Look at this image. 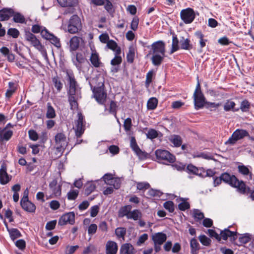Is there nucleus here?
Instances as JSON below:
<instances>
[{
	"mask_svg": "<svg viewBox=\"0 0 254 254\" xmlns=\"http://www.w3.org/2000/svg\"><path fill=\"white\" fill-rule=\"evenodd\" d=\"M221 176L223 182L237 188L240 193H245L246 192L247 189L245 183L242 181H240L234 175H230L227 173H224Z\"/></svg>",
	"mask_w": 254,
	"mask_h": 254,
	"instance_id": "nucleus-1",
	"label": "nucleus"
},
{
	"mask_svg": "<svg viewBox=\"0 0 254 254\" xmlns=\"http://www.w3.org/2000/svg\"><path fill=\"white\" fill-rule=\"evenodd\" d=\"M91 88L94 93V97L100 104H104L105 102L107 94L104 91V82H99L97 86H93L92 83L89 82Z\"/></svg>",
	"mask_w": 254,
	"mask_h": 254,
	"instance_id": "nucleus-2",
	"label": "nucleus"
},
{
	"mask_svg": "<svg viewBox=\"0 0 254 254\" xmlns=\"http://www.w3.org/2000/svg\"><path fill=\"white\" fill-rule=\"evenodd\" d=\"M80 18L76 14L73 15L69 19L67 25V31L71 34H75L82 29Z\"/></svg>",
	"mask_w": 254,
	"mask_h": 254,
	"instance_id": "nucleus-3",
	"label": "nucleus"
},
{
	"mask_svg": "<svg viewBox=\"0 0 254 254\" xmlns=\"http://www.w3.org/2000/svg\"><path fill=\"white\" fill-rule=\"evenodd\" d=\"M193 99L194 106L196 109L202 108L206 103L204 96L200 89L199 80H198L195 91L193 93Z\"/></svg>",
	"mask_w": 254,
	"mask_h": 254,
	"instance_id": "nucleus-4",
	"label": "nucleus"
},
{
	"mask_svg": "<svg viewBox=\"0 0 254 254\" xmlns=\"http://www.w3.org/2000/svg\"><path fill=\"white\" fill-rule=\"evenodd\" d=\"M155 154L158 160L164 161L166 164L174 163L176 160L175 156L166 150L157 149Z\"/></svg>",
	"mask_w": 254,
	"mask_h": 254,
	"instance_id": "nucleus-5",
	"label": "nucleus"
},
{
	"mask_svg": "<svg viewBox=\"0 0 254 254\" xmlns=\"http://www.w3.org/2000/svg\"><path fill=\"white\" fill-rule=\"evenodd\" d=\"M247 136H249V133L246 130L237 129L233 133L231 136L225 142V144L234 145L238 140Z\"/></svg>",
	"mask_w": 254,
	"mask_h": 254,
	"instance_id": "nucleus-6",
	"label": "nucleus"
},
{
	"mask_svg": "<svg viewBox=\"0 0 254 254\" xmlns=\"http://www.w3.org/2000/svg\"><path fill=\"white\" fill-rule=\"evenodd\" d=\"M180 17L185 24H190L194 20L195 14L193 9L189 7L181 11Z\"/></svg>",
	"mask_w": 254,
	"mask_h": 254,
	"instance_id": "nucleus-7",
	"label": "nucleus"
},
{
	"mask_svg": "<svg viewBox=\"0 0 254 254\" xmlns=\"http://www.w3.org/2000/svg\"><path fill=\"white\" fill-rule=\"evenodd\" d=\"M25 39L29 42L31 45L34 47L38 50L41 51L43 49V46L42 45L40 41L36 36L29 31H25L24 34Z\"/></svg>",
	"mask_w": 254,
	"mask_h": 254,
	"instance_id": "nucleus-8",
	"label": "nucleus"
},
{
	"mask_svg": "<svg viewBox=\"0 0 254 254\" xmlns=\"http://www.w3.org/2000/svg\"><path fill=\"white\" fill-rule=\"evenodd\" d=\"M55 141L56 145V150L58 152H62L67 145L66 136L63 133H58L55 136Z\"/></svg>",
	"mask_w": 254,
	"mask_h": 254,
	"instance_id": "nucleus-9",
	"label": "nucleus"
},
{
	"mask_svg": "<svg viewBox=\"0 0 254 254\" xmlns=\"http://www.w3.org/2000/svg\"><path fill=\"white\" fill-rule=\"evenodd\" d=\"M41 36L43 38L49 40L55 47L58 48L61 47L60 39L53 34L50 33L46 28L41 31Z\"/></svg>",
	"mask_w": 254,
	"mask_h": 254,
	"instance_id": "nucleus-10",
	"label": "nucleus"
},
{
	"mask_svg": "<svg viewBox=\"0 0 254 254\" xmlns=\"http://www.w3.org/2000/svg\"><path fill=\"white\" fill-rule=\"evenodd\" d=\"M151 49L153 54H160L165 55V45L162 41H158L154 42L151 46Z\"/></svg>",
	"mask_w": 254,
	"mask_h": 254,
	"instance_id": "nucleus-11",
	"label": "nucleus"
},
{
	"mask_svg": "<svg viewBox=\"0 0 254 254\" xmlns=\"http://www.w3.org/2000/svg\"><path fill=\"white\" fill-rule=\"evenodd\" d=\"M75 222V214L70 212L64 214L59 219L58 224L64 226L67 223L73 225Z\"/></svg>",
	"mask_w": 254,
	"mask_h": 254,
	"instance_id": "nucleus-12",
	"label": "nucleus"
},
{
	"mask_svg": "<svg viewBox=\"0 0 254 254\" xmlns=\"http://www.w3.org/2000/svg\"><path fill=\"white\" fill-rule=\"evenodd\" d=\"M78 119L76 122L75 135L80 137L84 131L83 127V117L81 113L77 114Z\"/></svg>",
	"mask_w": 254,
	"mask_h": 254,
	"instance_id": "nucleus-13",
	"label": "nucleus"
},
{
	"mask_svg": "<svg viewBox=\"0 0 254 254\" xmlns=\"http://www.w3.org/2000/svg\"><path fill=\"white\" fill-rule=\"evenodd\" d=\"M92 50V53L90 57V61L92 65L95 67H99L102 65L99 54L95 50Z\"/></svg>",
	"mask_w": 254,
	"mask_h": 254,
	"instance_id": "nucleus-14",
	"label": "nucleus"
},
{
	"mask_svg": "<svg viewBox=\"0 0 254 254\" xmlns=\"http://www.w3.org/2000/svg\"><path fill=\"white\" fill-rule=\"evenodd\" d=\"M237 233L236 232L231 231L228 228L225 229L220 232L221 239L226 240L228 237L230 238L231 241L234 242L237 239Z\"/></svg>",
	"mask_w": 254,
	"mask_h": 254,
	"instance_id": "nucleus-15",
	"label": "nucleus"
},
{
	"mask_svg": "<svg viewBox=\"0 0 254 254\" xmlns=\"http://www.w3.org/2000/svg\"><path fill=\"white\" fill-rule=\"evenodd\" d=\"M11 177H9L6 172V168L2 165L0 169V183L1 185L7 184L11 180Z\"/></svg>",
	"mask_w": 254,
	"mask_h": 254,
	"instance_id": "nucleus-16",
	"label": "nucleus"
},
{
	"mask_svg": "<svg viewBox=\"0 0 254 254\" xmlns=\"http://www.w3.org/2000/svg\"><path fill=\"white\" fill-rule=\"evenodd\" d=\"M14 14V11L11 8H4L0 10V21L8 20Z\"/></svg>",
	"mask_w": 254,
	"mask_h": 254,
	"instance_id": "nucleus-17",
	"label": "nucleus"
},
{
	"mask_svg": "<svg viewBox=\"0 0 254 254\" xmlns=\"http://www.w3.org/2000/svg\"><path fill=\"white\" fill-rule=\"evenodd\" d=\"M118 249V245L116 242L109 241L106 245V254H116Z\"/></svg>",
	"mask_w": 254,
	"mask_h": 254,
	"instance_id": "nucleus-18",
	"label": "nucleus"
},
{
	"mask_svg": "<svg viewBox=\"0 0 254 254\" xmlns=\"http://www.w3.org/2000/svg\"><path fill=\"white\" fill-rule=\"evenodd\" d=\"M12 134L13 131L6 128V127L3 128L0 127V142L8 140L11 138Z\"/></svg>",
	"mask_w": 254,
	"mask_h": 254,
	"instance_id": "nucleus-19",
	"label": "nucleus"
},
{
	"mask_svg": "<svg viewBox=\"0 0 254 254\" xmlns=\"http://www.w3.org/2000/svg\"><path fill=\"white\" fill-rule=\"evenodd\" d=\"M20 205L22 208L28 212L33 213L35 211L36 206L29 200L20 201Z\"/></svg>",
	"mask_w": 254,
	"mask_h": 254,
	"instance_id": "nucleus-20",
	"label": "nucleus"
},
{
	"mask_svg": "<svg viewBox=\"0 0 254 254\" xmlns=\"http://www.w3.org/2000/svg\"><path fill=\"white\" fill-rule=\"evenodd\" d=\"M132 207L131 205H127L121 207L118 211V216L120 218H123L125 216L128 219V216L131 211Z\"/></svg>",
	"mask_w": 254,
	"mask_h": 254,
	"instance_id": "nucleus-21",
	"label": "nucleus"
},
{
	"mask_svg": "<svg viewBox=\"0 0 254 254\" xmlns=\"http://www.w3.org/2000/svg\"><path fill=\"white\" fill-rule=\"evenodd\" d=\"M167 237L166 234L159 232L155 233L152 236V240L154 244H158V245H161L166 240Z\"/></svg>",
	"mask_w": 254,
	"mask_h": 254,
	"instance_id": "nucleus-22",
	"label": "nucleus"
},
{
	"mask_svg": "<svg viewBox=\"0 0 254 254\" xmlns=\"http://www.w3.org/2000/svg\"><path fill=\"white\" fill-rule=\"evenodd\" d=\"M180 48L183 50H190L192 48L190 40L189 38H185L183 36L180 38Z\"/></svg>",
	"mask_w": 254,
	"mask_h": 254,
	"instance_id": "nucleus-23",
	"label": "nucleus"
},
{
	"mask_svg": "<svg viewBox=\"0 0 254 254\" xmlns=\"http://www.w3.org/2000/svg\"><path fill=\"white\" fill-rule=\"evenodd\" d=\"M120 253L121 254H133L134 248L130 244H124L121 246Z\"/></svg>",
	"mask_w": 254,
	"mask_h": 254,
	"instance_id": "nucleus-24",
	"label": "nucleus"
},
{
	"mask_svg": "<svg viewBox=\"0 0 254 254\" xmlns=\"http://www.w3.org/2000/svg\"><path fill=\"white\" fill-rule=\"evenodd\" d=\"M107 46L109 49L115 52V55H119L121 53V48L119 47L116 42L111 40L108 41Z\"/></svg>",
	"mask_w": 254,
	"mask_h": 254,
	"instance_id": "nucleus-25",
	"label": "nucleus"
},
{
	"mask_svg": "<svg viewBox=\"0 0 254 254\" xmlns=\"http://www.w3.org/2000/svg\"><path fill=\"white\" fill-rule=\"evenodd\" d=\"M62 7H73L78 3V0H57Z\"/></svg>",
	"mask_w": 254,
	"mask_h": 254,
	"instance_id": "nucleus-26",
	"label": "nucleus"
},
{
	"mask_svg": "<svg viewBox=\"0 0 254 254\" xmlns=\"http://www.w3.org/2000/svg\"><path fill=\"white\" fill-rule=\"evenodd\" d=\"M190 253L191 254H198L200 249V245L195 238H192L190 241Z\"/></svg>",
	"mask_w": 254,
	"mask_h": 254,
	"instance_id": "nucleus-27",
	"label": "nucleus"
},
{
	"mask_svg": "<svg viewBox=\"0 0 254 254\" xmlns=\"http://www.w3.org/2000/svg\"><path fill=\"white\" fill-rule=\"evenodd\" d=\"M170 141L176 147H180L182 143V139L179 135H172L169 138Z\"/></svg>",
	"mask_w": 254,
	"mask_h": 254,
	"instance_id": "nucleus-28",
	"label": "nucleus"
},
{
	"mask_svg": "<svg viewBox=\"0 0 254 254\" xmlns=\"http://www.w3.org/2000/svg\"><path fill=\"white\" fill-rule=\"evenodd\" d=\"M80 38L77 36H73L69 41L70 49L71 51H75L79 47Z\"/></svg>",
	"mask_w": 254,
	"mask_h": 254,
	"instance_id": "nucleus-29",
	"label": "nucleus"
},
{
	"mask_svg": "<svg viewBox=\"0 0 254 254\" xmlns=\"http://www.w3.org/2000/svg\"><path fill=\"white\" fill-rule=\"evenodd\" d=\"M60 75L62 78H64L66 79H75L73 71L70 69H66L62 70Z\"/></svg>",
	"mask_w": 254,
	"mask_h": 254,
	"instance_id": "nucleus-30",
	"label": "nucleus"
},
{
	"mask_svg": "<svg viewBox=\"0 0 254 254\" xmlns=\"http://www.w3.org/2000/svg\"><path fill=\"white\" fill-rule=\"evenodd\" d=\"M164 57V56L160 54H153V56L151 58L153 64L155 66L160 65L163 60Z\"/></svg>",
	"mask_w": 254,
	"mask_h": 254,
	"instance_id": "nucleus-31",
	"label": "nucleus"
},
{
	"mask_svg": "<svg viewBox=\"0 0 254 254\" xmlns=\"http://www.w3.org/2000/svg\"><path fill=\"white\" fill-rule=\"evenodd\" d=\"M142 213L139 209H134L131 211L130 215L128 217V219H133L138 220L142 217Z\"/></svg>",
	"mask_w": 254,
	"mask_h": 254,
	"instance_id": "nucleus-32",
	"label": "nucleus"
},
{
	"mask_svg": "<svg viewBox=\"0 0 254 254\" xmlns=\"http://www.w3.org/2000/svg\"><path fill=\"white\" fill-rule=\"evenodd\" d=\"M179 43L180 41H179L177 35L174 34L173 35V40H172V48L170 51V54H172L175 52L178 51L180 49V46H179Z\"/></svg>",
	"mask_w": 254,
	"mask_h": 254,
	"instance_id": "nucleus-33",
	"label": "nucleus"
},
{
	"mask_svg": "<svg viewBox=\"0 0 254 254\" xmlns=\"http://www.w3.org/2000/svg\"><path fill=\"white\" fill-rule=\"evenodd\" d=\"M251 235L248 233L240 235L238 240L239 243H237V244L242 245L248 243L251 240Z\"/></svg>",
	"mask_w": 254,
	"mask_h": 254,
	"instance_id": "nucleus-34",
	"label": "nucleus"
},
{
	"mask_svg": "<svg viewBox=\"0 0 254 254\" xmlns=\"http://www.w3.org/2000/svg\"><path fill=\"white\" fill-rule=\"evenodd\" d=\"M8 233L12 241H14L16 239L21 236L20 231L16 228H11L10 230H8Z\"/></svg>",
	"mask_w": 254,
	"mask_h": 254,
	"instance_id": "nucleus-35",
	"label": "nucleus"
},
{
	"mask_svg": "<svg viewBox=\"0 0 254 254\" xmlns=\"http://www.w3.org/2000/svg\"><path fill=\"white\" fill-rule=\"evenodd\" d=\"M96 189L95 185L91 182L87 183L85 185V194L87 196L90 194Z\"/></svg>",
	"mask_w": 254,
	"mask_h": 254,
	"instance_id": "nucleus-36",
	"label": "nucleus"
},
{
	"mask_svg": "<svg viewBox=\"0 0 254 254\" xmlns=\"http://www.w3.org/2000/svg\"><path fill=\"white\" fill-rule=\"evenodd\" d=\"M13 20L16 23H25V18L24 16L22 15L21 13L19 12H17L15 14H13Z\"/></svg>",
	"mask_w": 254,
	"mask_h": 254,
	"instance_id": "nucleus-37",
	"label": "nucleus"
},
{
	"mask_svg": "<svg viewBox=\"0 0 254 254\" xmlns=\"http://www.w3.org/2000/svg\"><path fill=\"white\" fill-rule=\"evenodd\" d=\"M97 252L96 247L93 244H90L85 248L82 254H95Z\"/></svg>",
	"mask_w": 254,
	"mask_h": 254,
	"instance_id": "nucleus-38",
	"label": "nucleus"
},
{
	"mask_svg": "<svg viewBox=\"0 0 254 254\" xmlns=\"http://www.w3.org/2000/svg\"><path fill=\"white\" fill-rule=\"evenodd\" d=\"M135 56L134 49L132 47L129 48L128 52L127 55V61L129 63H132Z\"/></svg>",
	"mask_w": 254,
	"mask_h": 254,
	"instance_id": "nucleus-39",
	"label": "nucleus"
},
{
	"mask_svg": "<svg viewBox=\"0 0 254 254\" xmlns=\"http://www.w3.org/2000/svg\"><path fill=\"white\" fill-rule=\"evenodd\" d=\"M158 104V100L156 98H151L149 99L147 103V107L148 109L154 110L157 107Z\"/></svg>",
	"mask_w": 254,
	"mask_h": 254,
	"instance_id": "nucleus-40",
	"label": "nucleus"
},
{
	"mask_svg": "<svg viewBox=\"0 0 254 254\" xmlns=\"http://www.w3.org/2000/svg\"><path fill=\"white\" fill-rule=\"evenodd\" d=\"M55 116L56 113L54 109L51 105V104L48 103L47 104L46 117L48 119H52L55 118Z\"/></svg>",
	"mask_w": 254,
	"mask_h": 254,
	"instance_id": "nucleus-41",
	"label": "nucleus"
},
{
	"mask_svg": "<svg viewBox=\"0 0 254 254\" xmlns=\"http://www.w3.org/2000/svg\"><path fill=\"white\" fill-rule=\"evenodd\" d=\"M76 80H69V96L75 95L76 90Z\"/></svg>",
	"mask_w": 254,
	"mask_h": 254,
	"instance_id": "nucleus-42",
	"label": "nucleus"
},
{
	"mask_svg": "<svg viewBox=\"0 0 254 254\" xmlns=\"http://www.w3.org/2000/svg\"><path fill=\"white\" fill-rule=\"evenodd\" d=\"M200 242L205 246H209L211 244V240L204 235L198 237Z\"/></svg>",
	"mask_w": 254,
	"mask_h": 254,
	"instance_id": "nucleus-43",
	"label": "nucleus"
},
{
	"mask_svg": "<svg viewBox=\"0 0 254 254\" xmlns=\"http://www.w3.org/2000/svg\"><path fill=\"white\" fill-rule=\"evenodd\" d=\"M115 234L119 238H122L123 240H125V236L126 234V229L125 228H117L115 230Z\"/></svg>",
	"mask_w": 254,
	"mask_h": 254,
	"instance_id": "nucleus-44",
	"label": "nucleus"
},
{
	"mask_svg": "<svg viewBox=\"0 0 254 254\" xmlns=\"http://www.w3.org/2000/svg\"><path fill=\"white\" fill-rule=\"evenodd\" d=\"M68 101L70 105V109L74 110L78 108V104L74 95L69 96Z\"/></svg>",
	"mask_w": 254,
	"mask_h": 254,
	"instance_id": "nucleus-45",
	"label": "nucleus"
},
{
	"mask_svg": "<svg viewBox=\"0 0 254 254\" xmlns=\"http://www.w3.org/2000/svg\"><path fill=\"white\" fill-rule=\"evenodd\" d=\"M136 188L139 190H145L150 188V185L147 182H136Z\"/></svg>",
	"mask_w": 254,
	"mask_h": 254,
	"instance_id": "nucleus-46",
	"label": "nucleus"
},
{
	"mask_svg": "<svg viewBox=\"0 0 254 254\" xmlns=\"http://www.w3.org/2000/svg\"><path fill=\"white\" fill-rule=\"evenodd\" d=\"M134 152L140 160H144L147 158L149 156L147 153L142 151L139 148L135 151Z\"/></svg>",
	"mask_w": 254,
	"mask_h": 254,
	"instance_id": "nucleus-47",
	"label": "nucleus"
},
{
	"mask_svg": "<svg viewBox=\"0 0 254 254\" xmlns=\"http://www.w3.org/2000/svg\"><path fill=\"white\" fill-rule=\"evenodd\" d=\"M181 200L183 201L179 203L178 205V208L180 210L185 211L186 210L189 209L190 207V205L188 202L185 201L184 198H180Z\"/></svg>",
	"mask_w": 254,
	"mask_h": 254,
	"instance_id": "nucleus-48",
	"label": "nucleus"
},
{
	"mask_svg": "<svg viewBox=\"0 0 254 254\" xmlns=\"http://www.w3.org/2000/svg\"><path fill=\"white\" fill-rule=\"evenodd\" d=\"M78 190H70L67 194V199L68 200H75L78 196Z\"/></svg>",
	"mask_w": 254,
	"mask_h": 254,
	"instance_id": "nucleus-49",
	"label": "nucleus"
},
{
	"mask_svg": "<svg viewBox=\"0 0 254 254\" xmlns=\"http://www.w3.org/2000/svg\"><path fill=\"white\" fill-rule=\"evenodd\" d=\"M239 172L243 175H251V173L250 172L248 168L245 165H239L238 167Z\"/></svg>",
	"mask_w": 254,
	"mask_h": 254,
	"instance_id": "nucleus-50",
	"label": "nucleus"
},
{
	"mask_svg": "<svg viewBox=\"0 0 254 254\" xmlns=\"http://www.w3.org/2000/svg\"><path fill=\"white\" fill-rule=\"evenodd\" d=\"M7 34L13 38H17L19 35V32L16 28H11L7 30Z\"/></svg>",
	"mask_w": 254,
	"mask_h": 254,
	"instance_id": "nucleus-51",
	"label": "nucleus"
},
{
	"mask_svg": "<svg viewBox=\"0 0 254 254\" xmlns=\"http://www.w3.org/2000/svg\"><path fill=\"white\" fill-rule=\"evenodd\" d=\"M163 206L164 208L168 210L170 212H173L174 211V204L172 201H167L165 202Z\"/></svg>",
	"mask_w": 254,
	"mask_h": 254,
	"instance_id": "nucleus-52",
	"label": "nucleus"
},
{
	"mask_svg": "<svg viewBox=\"0 0 254 254\" xmlns=\"http://www.w3.org/2000/svg\"><path fill=\"white\" fill-rule=\"evenodd\" d=\"M78 248L79 246L77 245L67 246L65 250V254H73Z\"/></svg>",
	"mask_w": 254,
	"mask_h": 254,
	"instance_id": "nucleus-53",
	"label": "nucleus"
},
{
	"mask_svg": "<svg viewBox=\"0 0 254 254\" xmlns=\"http://www.w3.org/2000/svg\"><path fill=\"white\" fill-rule=\"evenodd\" d=\"M193 217L197 221L200 220L204 218V214L200 210L194 209L193 211Z\"/></svg>",
	"mask_w": 254,
	"mask_h": 254,
	"instance_id": "nucleus-54",
	"label": "nucleus"
},
{
	"mask_svg": "<svg viewBox=\"0 0 254 254\" xmlns=\"http://www.w3.org/2000/svg\"><path fill=\"white\" fill-rule=\"evenodd\" d=\"M132 126L131 120L129 118L126 119L124 123V127L125 130L127 131L130 130Z\"/></svg>",
	"mask_w": 254,
	"mask_h": 254,
	"instance_id": "nucleus-55",
	"label": "nucleus"
},
{
	"mask_svg": "<svg viewBox=\"0 0 254 254\" xmlns=\"http://www.w3.org/2000/svg\"><path fill=\"white\" fill-rule=\"evenodd\" d=\"M196 157L198 158H202L206 160H213L214 159L213 156L210 153H205L204 152H201L199 153L198 155L196 156Z\"/></svg>",
	"mask_w": 254,
	"mask_h": 254,
	"instance_id": "nucleus-56",
	"label": "nucleus"
},
{
	"mask_svg": "<svg viewBox=\"0 0 254 254\" xmlns=\"http://www.w3.org/2000/svg\"><path fill=\"white\" fill-rule=\"evenodd\" d=\"M15 246L20 250H23L26 247L25 241L23 239L16 241L15 243Z\"/></svg>",
	"mask_w": 254,
	"mask_h": 254,
	"instance_id": "nucleus-57",
	"label": "nucleus"
},
{
	"mask_svg": "<svg viewBox=\"0 0 254 254\" xmlns=\"http://www.w3.org/2000/svg\"><path fill=\"white\" fill-rule=\"evenodd\" d=\"M250 105L247 100H244L242 102L240 109L243 112H247L250 108Z\"/></svg>",
	"mask_w": 254,
	"mask_h": 254,
	"instance_id": "nucleus-58",
	"label": "nucleus"
},
{
	"mask_svg": "<svg viewBox=\"0 0 254 254\" xmlns=\"http://www.w3.org/2000/svg\"><path fill=\"white\" fill-rule=\"evenodd\" d=\"M147 138L150 139H154L157 137L158 133L157 131L154 129H150L146 133Z\"/></svg>",
	"mask_w": 254,
	"mask_h": 254,
	"instance_id": "nucleus-59",
	"label": "nucleus"
},
{
	"mask_svg": "<svg viewBox=\"0 0 254 254\" xmlns=\"http://www.w3.org/2000/svg\"><path fill=\"white\" fill-rule=\"evenodd\" d=\"M29 138L33 141H36L38 139V134L34 130L31 129L28 131Z\"/></svg>",
	"mask_w": 254,
	"mask_h": 254,
	"instance_id": "nucleus-60",
	"label": "nucleus"
},
{
	"mask_svg": "<svg viewBox=\"0 0 254 254\" xmlns=\"http://www.w3.org/2000/svg\"><path fill=\"white\" fill-rule=\"evenodd\" d=\"M97 230V226L95 224H91L88 229V233L89 235H93L96 233Z\"/></svg>",
	"mask_w": 254,
	"mask_h": 254,
	"instance_id": "nucleus-61",
	"label": "nucleus"
},
{
	"mask_svg": "<svg viewBox=\"0 0 254 254\" xmlns=\"http://www.w3.org/2000/svg\"><path fill=\"white\" fill-rule=\"evenodd\" d=\"M187 170L190 173H191L193 174H198V172L201 171V170H199L197 168H196L195 166L191 165L189 164L187 166Z\"/></svg>",
	"mask_w": 254,
	"mask_h": 254,
	"instance_id": "nucleus-62",
	"label": "nucleus"
},
{
	"mask_svg": "<svg viewBox=\"0 0 254 254\" xmlns=\"http://www.w3.org/2000/svg\"><path fill=\"white\" fill-rule=\"evenodd\" d=\"M138 18L136 17H133L130 24L131 29L133 31L136 30L138 28Z\"/></svg>",
	"mask_w": 254,
	"mask_h": 254,
	"instance_id": "nucleus-63",
	"label": "nucleus"
},
{
	"mask_svg": "<svg viewBox=\"0 0 254 254\" xmlns=\"http://www.w3.org/2000/svg\"><path fill=\"white\" fill-rule=\"evenodd\" d=\"M121 180L119 178H114L113 181L111 182V183L110 185L113 186V188L116 190L119 189L121 186Z\"/></svg>",
	"mask_w": 254,
	"mask_h": 254,
	"instance_id": "nucleus-64",
	"label": "nucleus"
}]
</instances>
